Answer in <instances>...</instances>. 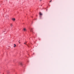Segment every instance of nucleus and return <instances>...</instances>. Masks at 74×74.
I'll use <instances>...</instances> for the list:
<instances>
[{"mask_svg":"<svg viewBox=\"0 0 74 74\" xmlns=\"http://www.w3.org/2000/svg\"><path fill=\"white\" fill-rule=\"evenodd\" d=\"M46 11H47V9Z\"/></svg>","mask_w":74,"mask_h":74,"instance_id":"nucleus-18","label":"nucleus"},{"mask_svg":"<svg viewBox=\"0 0 74 74\" xmlns=\"http://www.w3.org/2000/svg\"><path fill=\"white\" fill-rule=\"evenodd\" d=\"M24 44H26V43H24Z\"/></svg>","mask_w":74,"mask_h":74,"instance_id":"nucleus-12","label":"nucleus"},{"mask_svg":"<svg viewBox=\"0 0 74 74\" xmlns=\"http://www.w3.org/2000/svg\"><path fill=\"white\" fill-rule=\"evenodd\" d=\"M40 1H41L42 0H40Z\"/></svg>","mask_w":74,"mask_h":74,"instance_id":"nucleus-11","label":"nucleus"},{"mask_svg":"<svg viewBox=\"0 0 74 74\" xmlns=\"http://www.w3.org/2000/svg\"><path fill=\"white\" fill-rule=\"evenodd\" d=\"M5 32L4 31V32Z\"/></svg>","mask_w":74,"mask_h":74,"instance_id":"nucleus-17","label":"nucleus"},{"mask_svg":"<svg viewBox=\"0 0 74 74\" xmlns=\"http://www.w3.org/2000/svg\"><path fill=\"white\" fill-rule=\"evenodd\" d=\"M27 46L28 47H29V46H28V45H27Z\"/></svg>","mask_w":74,"mask_h":74,"instance_id":"nucleus-16","label":"nucleus"},{"mask_svg":"<svg viewBox=\"0 0 74 74\" xmlns=\"http://www.w3.org/2000/svg\"><path fill=\"white\" fill-rule=\"evenodd\" d=\"M30 32H33V29H30Z\"/></svg>","mask_w":74,"mask_h":74,"instance_id":"nucleus-6","label":"nucleus"},{"mask_svg":"<svg viewBox=\"0 0 74 74\" xmlns=\"http://www.w3.org/2000/svg\"><path fill=\"white\" fill-rule=\"evenodd\" d=\"M19 41H20V40H19V41H18V42H19Z\"/></svg>","mask_w":74,"mask_h":74,"instance_id":"nucleus-13","label":"nucleus"},{"mask_svg":"<svg viewBox=\"0 0 74 74\" xmlns=\"http://www.w3.org/2000/svg\"><path fill=\"white\" fill-rule=\"evenodd\" d=\"M12 21H15V18H12Z\"/></svg>","mask_w":74,"mask_h":74,"instance_id":"nucleus-2","label":"nucleus"},{"mask_svg":"<svg viewBox=\"0 0 74 74\" xmlns=\"http://www.w3.org/2000/svg\"><path fill=\"white\" fill-rule=\"evenodd\" d=\"M20 64V65L21 66H22V65H23V64H22V62H21L19 63Z\"/></svg>","mask_w":74,"mask_h":74,"instance_id":"nucleus-1","label":"nucleus"},{"mask_svg":"<svg viewBox=\"0 0 74 74\" xmlns=\"http://www.w3.org/2000/svg\"><path fill=\"white\" fill-rule=\"evenodd\" d=\"M42 5H41V6Z\"/></svg>","mask_w":74,"mask_h":74,"instance_id":"nucleus-19","label":"nucleus"},{"mask_svg":"<svg viewBox=\"0 0 74 74\" xmlns=\"http://www.w3.org/2000/svg\"><path fill=\"white\" fill-rule=\"evenodd\" d=\"M12 26H13V25H12V24H10V26L12 27Z\"/></svg>","mask_w":74,"mask_h":74,"instance_id":"nucleus-4","label":"nucleus"},{"mask_svg":"<svg viewBox=\"0 0 74 74\" xmlns=\"http://www.w3.org/2000/svg\"><path fill=\"white\" fill-rule=\"evenodd\" d=\"M19 43H21V42H19Z\"/></svg>","mask_w":74,"mask_h":74,"instance_id":"nucleus-15","label":"nucleus"},{"mask_svg":"<svg viewBox=\"0 0 74 74\" xmlns=\"http://www.w3.org/2000/svg\"><path fill=\"white\" fill-rule=\"evenodd\" d=\"M7 74H9L10 73V71H7Z\"/></svg>","mask_w":74,"mask_h":74,"instance_id":"nucleus-3","label":"nucleus"},{"mask_svg":"<svg viewBox=\"0 0 74 74\" xmlns=\"http://www.w3.org/2000/svg\"><path fill=\"white\" fill-rule=\"evenodd\" d=\"M23 30L24 31H26V28H24L23 29Z\"/></svg>","mask_w":74,"mask_h":74,"instance_id":"nucleus-7","label":"nucleus"},{"mask_svg":"<svg viewBox=\"0 0 74 74\" xmlns=\"http://www.w3.org/2000/svg\"><path fill=\"white\" fill-rule=\"evenodd\" d=\"M52 1V0H51V1L49 2V3H51Z\"/></svg>","mask_w":74,"mask_h":74,"instance_id":"nucleus-10","label":"nucleus"},{"mask_svg":"<svg viewBox=\"0 0 74 74\" xmlns=\"http://www.w3.org/2000/svg\"><path fill=\"white\" fill-rule=\"evenodd\" d=\"M33 54H34V53H33Z\"/></svg>","mask_w":74,"mask_h":74,"instance_id":"nucleus-14","label":"nucleus"},{"mask_svg":"<svg viewBox=\"0 0 74 74\" xmlns=\"http://www.w3.org/2000/svg\"><path fill=\"white\" fill-rule=\"evenodd\" d=\"M14 47H16V45H15V44H14Z\"/></svg>","mask_w":74,"mask_h":74,"instance_id":"nucleus-8","label":"nucleus"},{"mask_svg":"<svg viewBox=\"0 0 74 74\" xmlns=\"http://www.w3.org/2000/svg\"><path fill=\"white\" fill-rule=\"evenodd\" d=\"M39 14L40 15H42V13H41V12H39Z\"/></svg>","mask_w":74,"mask_h":74,"instance_id":"nucleus-5","label":"nucleus"},{"mask_svg":"<svg viewBox=\"0 0 74 74\" xmlns=\"http://www.w3.org/2000/svg\"><path fill=\"white\" fill-rule=\"evenodd\" d=\"M40 19H41V16H39Z\"/></svg>","mask_w":74,"mask_h":74,"instance_id":"nucleus-9","label":"nucleus"}]
</instances>
